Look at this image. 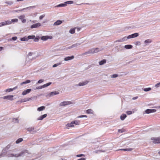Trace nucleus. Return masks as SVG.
Masks as SVG:
<instances>
[{
    "instance_id": "f257e3e1",
    "label": "nucleus",
    "mask_w": 160,
    "mask_h": 160,
    "mask_svg": "<svg viewBox=\"0 0 160 160\" xmlns=\"http://www.w3.org/2000/svg\"><path fill=\"white\" fill-rule=\"evenodd\" d=\"M139 35V34L137 33H135L134 34L129 35L128 37H124L122 38H121L122 42H124L127 40L128 39H129L132 38H135L137 37Z\"/></svg>"
},
{
    "instance_id": "f03ea898",
    "label": "nucleus",
    "mask_w": 160,
    "mask_h": 160,
    "mask_svg": "<svg viewBox=\"0 0 160 160\" xmlns=\"http://www.w3.org/2000/svg\"><path fill=\"white\" fill-rule=\"evenodd\" d=\"M74 2L72 1H68L65 2L64 3H62L58 5L55 6V7L58 8L60 7H65L67 6V4H72Z\"/></svg>"
},
{
    "instance_id": "7ed1b4c3",
    "label": "nucleus",
    "mask_w": 160,
    "mask_h": 160,
    "mask_svg": "<svg viewBox=\"0 0 160 160\" xmlns=\"http://www.w3.org/2000/svg\"><path fill=\"white\" fill-rule=\"evenodd\" d=\"M34 53L31 52H29L28 54V56L26 58L25 63V65L26 64L27 62H28L29 61V59H30L31 60H32V59L33 58H35L34 57Z\"/></svg>"
},
{
    "instance_id": "20e7f679",
    "label": "nucleus",
    "mask_w": 160,
    "mask_h": 160,
    "mask_svg": "<svg viewBox=\"0 0 160 160\" xmlns=\"http://www.w3.org/2000/svg\"><path fill=\"white\" fill-rule=\"evenodd\" d=\"M100 51L99 49L98 48H93L91 49L88 52H86L85 54H92L98 52Z\"/></svg>"
},
{
    "instance_id": "39448f33",
    "label": "nucleus",
    "mask_w": 160,
    "mask_h": 160,
    "mask_svg": "<svg viewBox=\"0 0 160 160\" xmlns=\"http://www.w3.org/2000/svg\"><path fill=\"white\" fill-rule=\"evenodd\" d=\"M152 142L155 143H160V137L158 138L152 137L151 138Z\"/></svg>"
},
{
    "instance_id": "423d86ee",
    "label": "nucleus",
    "mask_w": 160,
    "mask_h": 160,
    "mask_svg": "<svg viewBox=\"0 0 160 160\" xmlns=\"http://www.w3.org/2000/svg\"><path fill=\"white\" fill-rule=\"evenodd\" d=\"M89 82V81L88 80H85L81 82H79L78 84L77 85V86H85L88 84Z\"/></svg>"
},
{
    "instance_id": "0eeeda50",
    "label": "nucleus",
    "mask_w": 160,
    "mask_h": 160,
    "mask_svg": "<svg viewBox=\"0 0 160 160\" xmlns=\"http://www.w3.org/2000/svg\"><path fill=\"white\" fill-rule=\"evenodd\" d=\"M71 104H72V102L70 101H65L61 102L60 103L59 105L61 106H64L66 105H70Z\"/></svg>"
},
{
    "instance_id": "6e6552de",
    "label": "nucleus",
    "mask_w": 160,
    "mask_h": 160,
    "mask_svg": "<svg viewBox=\"0 0 160 160\" xmlns=\"http://www.w3.org/2000/svg\"><path fill=\"white\" fill-rule=\"evenodd\" d=\"M59 93V92L58 91L52 92L48 94L47 96L48 97H50L54 95L58 94Z\"/></svg>"
},
{
    "instance_id": "1a4fd4ad",
    "label": "nucleus",
    "mask_w": 160,
    "mask_h": 160,
    "mask_svg": "<svg viewBox=\"0 0 160 160\" xmlns=\"http://www.w3.org/2000/svg\"><path fill=\"white\" fill-rule=\"evenodd\" d=\"M13 95H9L4 96L2 97V98L4 99H7L10 101H12L13 100Z\"/></svg>"
},
{
    "instance_id": "9d476101",
    "label": "nucleus",
    "mask_w": 160,
    "mask_h": 160,
    "mask_svg": "<svg viewBox=\"0 0 160 160\" xmlns=\"http://www.w3.org/2000/svg\"><path fill=\"white\" fill-rule=\"evenodd\" d=\"M80 44V43H77L74 44H73L72 46L69 47H67V48H64L63 49H62L63 50H67L68 49H70L71 48H72L74 47H77Z\"/></svg>"
},
{
    "instance_id": "9b49d317",
    "label": "nucleus",
    "mask_w": 160,
    "mask_h": 160,
    "mask_svg": "<svg viewBox=\"0 0 160 160\" xmlns=\"http://www.w3.org/2000/svg\"><path fill=\"white\" fill-rule=\"evenodd\" d=\"M27 130L29 132L32 133H34L37 132V131L33 127H31L28 128L27 129Z\"/></svg>"
},
{
    "instance_id": "f8f14e48",
    "label": "nucleus",
    "mask_w": 160,
    "mask_h": 160,
    "mask_svg": "<svg viewBox=\"0 0 160 160\" xmlns=\"http://www.w3.org/2000/svg\"><path fill=\"white\" fill-rule=\"evenodd\" d=\"M157 110L155 109H147L145 111L146 113L149 114L151 113L155 112Z\"/></svg>"
},
{
    "instance_id": "ddd939ff",
    "label": "nucleus",
    "mask_w": 160,
    "mask_h": 160,
    "mask_svg": "<svg viewBox=\"0 0 160 160\" xmlns=\"http://www.w3.org/2000/svg\"><path fill=\"white\" fill-rule=\"evenodd\" d=\"M31 91V89H28L26 90H24L22 93V95H25L29 93Z\"/></svg>"
},
{
    "instance_id": "4468645a",
    "label": "nucleus",
    "mask_w": 160,
    "mask_h": 160,
    "mask_svg": "<svg viewBox=\"0 0 160 160\" xmlns=\"http://www.w3.org/2000/svg\"><path fill=\"white\" fill-rule=\"evenodd\" d=\"M22 21V23H25L26 22V20L25 19L24 15H21L18 17Z\"/></svg>"
},
{
    "instance_id": "2eb2a0df",
    "label": "nucleus",
    "mask_w": 160,
    "mask_h": 160,
    "mask_svg": "<svg viewBox=\"0 0 160 160\" xmlns=\"http://www.w3.org/2000/svg\"><path fill=\"white\" fill-rule=\"evenodd\" d=\"M41 26V24L40 23L38 22L31 25V28H37L39 27L40 26Z\"/></svg>"
},
{
    "instance_id": "dca6fc26",
    "label": "nucleus",
    "mask_w": 160,
    "mask_h": 160,
    "mask_svg": "<svg viewBox=\"0 0 160 160\" xmlns=\"http://www.w3.org/2000/svg\"><path fill=\"white\" fill-rule=\"evenodd\" d=\"M34 6H31V7H27V8H24L23 9H22L21 10H18V11H14V12H18V11H22L23 10H25V9H28V10H30L31 8H34Z\"/></svg>"
},
{
    "instance_id": "f3484780",
    "label": "nucleus",
    "mask_w": 160,
    "mask_h": 160,
    "mask_svg": "<svg viewBox=\"0 0 160 160\" xmlns=\"http://www.w3.org/2000/svg\"><path fill=\"white\" fill-rule=\"evenodd\" d=\"M47 116V114H45L43 115H41L37 118V120H41Z\"/></svg>"
},
{
    "instance_id": "a211bd4d",
    "label": "nucleus",
    "mask_w": 160,
    "mask_h": 160,
    "mask_svg": "<svg viewBox=\"0 0 160 160\" xmlns=\"http://www.w3.org/2000/svg\"><path fill=\"white\" fill-rule=\"evenodd\" d=\"M152 42V40L150 39L146 40L144 42V46L148 45V44Z\"/></svg>"
},
{
    "instance_id": "6ab92c4d",
    "label": "nucleus",
    "mask_w": 160,
    "mask_h": 160,
    "mask_svg": "<svg viewBox=\"0 0 160 160\" xmlns=\"http://www.w3.org/2000/svg\"><path fill=\"white\" fill-rule=\"evenodd\" d=\"M74 58V56H69L66 57L64 58V60L65 61H68V60H72Z\"/></svg>"
},
{
    "instance_id": "aec40b11",
    "label": "nucleus",
    "mask_w": 160,
    "mask_h": 160,
    "mask_svg": "<svg viewBox=\"0 0 160 160\" xmlns=\"http://www.w3.org/2000/svg\"><path fill=\"white\" fill-rule=\"evenodd\" d=\"M62 23V21L60 20H58L55 22L53 25L54 26H57L61 24Z\"/></svg>"
},
{
    "instance_id": "412c9836",
    "label": "nucleus",
    "mask_w": 160,
    "mask_h": 160,
    "mask_svg": "<svg viewBox=\"0 0 160 160\" xmlns=\"http://www.w3.org/2000/svg\"><path fill=\"white\" fill-rule=\"evenodd\" d=\"M74 126L72 122L70 123H68L66 125V128H69L70 127H73Z\"/></svg>"
},
{
    "instance_id": "4be33fe9",
    "label": "nucleus",
    "mask_w": 160,
    "mask_h": 160,
    "mask_svg": "<svg viewBox=\"0 0 160 160\" xmlns=\"http://www.w3.org/2000/svg\"><path fill=\"white\" fill-rule=\"evenodd\" d=\"M49 38V36H42L41 39L42 40L46 41L48 40Z\"/></svg>"
},
{
    "instance_id": "5701e85b",
    "label": "nucleus",
    "mask_w": 160,
    "mask_h": 160,
    "mask_svg": "<svg viewBox=\"0 0 160 160\" xmlns=\"http://www.w3.org/2000/svg\"><path fill=\"white\" fill-rule=\"evenodd\" d=\"M93 111L91 109H88L86 110V113L87 114H93Z\"/></svg>"
},
{
    "instance_id": "b1692460",
    "label": "nucleus",
    "mask_w": 160,
    "mask_h": 160,
    "mask_svg": "<svg viewBox=\"0 0 160 160\" xmlns=\"http://www.w3.org/2000/svg\"><path fill=\"white\" fill-rule=\"evenodd\" d=\"M132 46L131 45H126L124 46V48L126 49H130L132 48Z\"/></svg>"
},
{
    "instance_id": "393cba45",
    "label": "nucleus",
    "mask_w": 160,
    "mask_h": 160,
    "mask_svg": "<svg viewBox=\"0 0 160 160\" xmlns=\"http://www.w3.org/2000/svg\"><path fill=\"white\" fill-rule=\"evenodd\" d=\"M127 115L125 114H122L120 116V119L122 120H123L126 118Z\"/></svg>"
},
{
    "instance_id": "a878e982",
    "label": "nucleus",
    "mask_w": 160,
    "mask_h": 160,
    "mask_svg": "<svg viewBox=\"0 0 160 160\" xmlns=\"http://www.w3.org/2000/svg\"><path fill=\"white\" fill-rule=\"evenodd\" d=\"M106 62V60H105V59H103V60H102L100 61L99 62V64L100 65H102L103 64H104Z\"/></svg>"
},
{
    "instance_id": "bb28decb",
    "label": "nucleus",
    "mask_w": 160,
    "mask_h": 160,
    "mask_svg": "<svg viewBox=\"0 0 160 160\" xmlns=\"http://www.w3.org/2000/svg\"><path fill=\"white\" fill-rule=\"evenodd\" d=\"M45 108L44 106H41L38 108L37 110L38 111H41L44 110Z\"/></svg>"
},
{
    "instance_id": "cd10ccee",
    "label": "nucleus",
    "mask_w": 160,
    "mask_h": 160,
    "mask_svg": "<svg viewBox=\"0 0 160 160\" xmlns=\"http://www.w3.org/2000/svg\"><path fill=\"white\" fill-rule=\"evenodd\" d=\"M23 154V152H21L20 153L15 154V155L14 154H11L12 156H14L15 157H18L19 156H22Z\"/></svg>"
},
{
    "instance_id": "c85d7f7f",
    "label": "nucleus",
    "mask_w": 160,
    "mask_h": 160,
    "mask_svg": "<svg viewBox=\"0 0 160 160\" xmlns=\"http://www.w3.org/2000/svg\"><path fill=\"white\" fill-rule=\"evenodd\" d=\"M75 28H73L70 29L69 31V32L71 34H73L75 32Z\"/></svg>"
},
{
    "instance_id": "c756f323",
    "label": "nucleus",
    "mask_w": 160,
    "mask_h": 160,
    "mask_svg": "<svg viewBox=\"0 0 160 160\" xmlns=\"http://www.w3.org/2000/svg\"><path fill=\"white\" fill-rule=\"evenodd\" d=\"M16 88H8V89H6L5 90V92H10L13 91Z\"/></svg>"
},
{
    "instance_id": "7c9ffc66",
    "label": "nucleus",
    "mask_w": 160,
    "mask_h": 160,
    "mask_svg": "<svg viewBox=\"0 0 160 160\" xmlns=\"http://www.w3.org/2000/svg\"><path fill=\"white\" fill-rule=\"evenodd\" d=\"M30 82H31V81H30V80H26L25 81L21 83V85H23V84H27V83H29Z\"/></svg>"
},
{
    "instance_id": "2f4dec72",
    "label": "nucleus",
    "mask_w": 160,
    "mask_h": 160,
    "mask_svg": "<svg viewBox=\"0 0 160 160\" xmlns=\"http://www.w3.org/2000/svg\"><path fill=\"white\" fill-rule=\"evenodd\" d=\"M51 84V82H50L47 83L46 84H44L43 85H42V88H46V87L49 86Z\"/></svg>"
},
{
    "instance_id": "473e14b6",
    "label": "nucleus",
    "mask_w": 160,
    "mask_h": 160,
    "mask_svg": "<svg viewBox=\"0 0 160 160\" xmlns=\"http://www.w3.org/2000/svg\"><path fill=\"white\" fill-rule=\"evenodd\" d=\"M73 124L76 125H79L80 124V121H79L75 120L72 121Z\"/></svg>"
},
{
    "instance_id": "72a5a7b5",
    "label": "nucleus",
    "mask_w": 160,
    "mask_h": 160,
    "mask_svg": "<svg viewBox=\"0 0 160 160\" xmlns=\"http://www.w3.org/2000/svg\"><path fill=\"white\" fill-rule=\"evenodd\" d=\"M22 140L23 139L22 138H19L16 141V143L18 144L21 142Z\"/></svg>"
},
{
    "instance_id": "f704fd0d",
    "label": "nucleus",
    "mask_w": 160,
    "mask_h": 160,
    "mask_svg": "<svg viewBox=\"0 0 160 160\" xmlns=\"http://www.w3.org/2000/svg\"><path fill=\"white\" fill-rule=\"evenodd\" d=\"M118 75L117 74H114L110 75L111 78H116L118 77Z\"/></svg>"
},
{
    "instance_id": "c9c22d12",
    "label": "nucleus",
    "mask_w": 160,
    "mask_h": 160,
    "mask_svg": "<svg viewBox=\"0 0 160 160\" xmlns=\"http://www.w3.org/2000/svg\"><path fill=\"white\" fill-rule=\"evenodd\" d=\"M11 21L12 22H12H13V23L15 22H18V19H17V18L13 19L11 20Z\"/></svg>"
},
{
    "instance_id": "e433bc0d",
    "label": "nucleus",
    "mask_w": 160,
    "mask_h": 160,
    "mask_svg": "<svg viewBox=\"0 0 160 160\" xmlns=\"http://www.w3.org/2000/svg\"><path fill=\"white\" fill-rule=\"evenodd\" d=\"M151 89V88H144L143 90L145 92H148L149 91H150Z\"/></svg>"
},
{
    "instance_id": "4c0bfd02",
    "label": "nucleus",
    "mask_w": 160,
    "mask_h": 160,
    "mask_svg": "<svg viewBox=\"0 0 160 160\" xmlns=\"http://www.w3.org/2000/svg\"><path fill=\"white\" fill-rule=\"evenodd\" d=\"M61 63L60 62H59V63H58L56 64H54L53 66H52V67L53 68H55V67H56L59 65H60L61 64Z\"/></svg>"
},
{
    "instance_id": "58836bf2",
    "label": "nucleus",
    "mask_w": 160,
    "mask_h": 160,
    "mask_svg": "<svg viewBox=\"0 0 160 160\" xmlns=\"http://www.w3.org/2000/svg\"><path fill=\"white\" fill-rule=\"evenodd\" d=\"M5 22L7 25H9L12 24V22L11 21L8 20L7 21H5Z\"/></svg>"
},
{
    "instance_id": "ea45409f",
    "label": "nucleus",
    "mask_w": 160,
    "mask_h": 160,
    "mask_svg": "<svg viewBox=\"0 0 160 160\" xmlns=\"http://www.w3.org/2000/svg\"><path fill=\"white\" fill-rule=\"evenodd\" d=\"M135 44L136 46H139L141 45V43L140 41H137L135 42Z\"/></svg>"
},
{
    "instance_id": "a19ab883",
    "label": "nucleus",
    "mask_w": 160,
    "mask_h": 160,
    "mask_svg": "<svg viewBox=\"0 0 160 160\" xmlns=\"http://www.w3.org/2000/svg\"><path fill=\"white\" fill-rule=\"evenodd\" d=\"M160 86V82L157 83L155 85V87L156 88H158Z\"/></svg>"
},
{
    "instance_id": "79ce46f5",
    "label": "nucleus",
    "mask_w": 160,
    "mask_h": 160,
    "mask_svg": "<svg viewBox=\"0 0 160 160\" xmlns=\"http://www.w3.org/2000/svg\"><path fill=\"white\" fill-rule=\"evenodd\" d=\"M87 116L85 115H82L78 116L77 117V118H87Z\"/></svg>"
},
{
    "instance_id": "37998d69",
    "label": "nucleus",
    "mask_w": 160,
    "mask_h": 160,
    "mask_svg": "<svg viewBox=\"0 0 160 160\" xmlns=\"http://www.w3.org/2000/svg\"><path fill=\"white\" fill-rule=\"evenodd\" d=\"M35 36L32 35V36H28V38L29 39H32L34 38H35Z\"/></svg>"
},
{
    "instance_id": "c03bdc74",
    "label": "nucleus",
    "mask_w": 160,
    "mask_h": 160,
    "mask_svg": "<svg viewBox=\"0 0 160 160\" xmlns=\"http://www.w3.org/2000/svg\"><path fill=\"white\" fill-rule=\"evenodd\" d=\"M120 150H123L125 151H130L132 150V149L131 148H127L125 149H121Z\"/></svg>"
},
{
    "instance_id": "a18cd8bd",
    "label": "nucleus",
    "mask_w": 160,
    "mask_h": 160,
    "mask_svg": "<svg viewBox=\"0 0 160 160\" xmlns=\"http://www.w3.org/2000/svg\"><path fill=\"white\" fill-rule=\"evenodd\" d=\"M13 122H18V120L17 118H14L13 119Z\"/></svg>"
},
{
    "instance_id": "49530a36",
    "label": "nucleus",
    "mask_w": 160,
    "mask_h": 160,
    "mask_svg": "<svg viewBox=\"0 0 160 160\" xmlns=\"http://www.w3.org/2000/svg\"><path fill=\"white\" fill-rule=\"evenodd\" d=\"M44 81V80L43 79H40L39 80L38 82H37V83H41L42 82Z\"/></svg>"
},
{
    "instance_id": "de8ad7c7",
    "label": "nucleus",
    "mask_w": 160,
    "mask_h": 160,
    "mask_svg": "<svg viewBox=\"0 0 160 160\" xmlns=\"http://www.w3.org/2000/svg\"><path fill=\"white\" fill-rule=\"evenodd\" d=\"M126 113L128 115H131L132 113V112L131 111H128L126 112Z\"/></svg>"
},
{
    "instance_id": "09e8293b",
    "label": "nucleus",
    "mask_w": 160,
    "mask_h": 160,
    "mask_svg": "<svg viewBox=\"0 0 160 160\" xmlns=\"http://www.w3.org/2000/svg\"><path fill=\"white\" fill-rule=\"evenodd\" d=\"M74 28H75V30H76L77 31V32H79L81 29L80 28L75 27Z\"/></svg>"
},
{
    "instance_id": "8fccbe9b",
    "label": "nucleus",
    "mask_w": 160,
    "mask_h": 160,
    "mask_svg": "<svg viewBox=\"0 0 160 160\" xmlns=\"http://www.w3.org/2000/svg\"><path fill=\"white\" fill-rule=\"evenodd\" d=\"M45 16V14H43V15H41L40 17H39V19H40V20H41Z\"/></svg>"
},
{
    "instance_id": "3c124183",
    "label": "nucleus",
    "mask_w": 160,
    "mask_h": 160,
    "mask_svg": "<svg viewBox=\"0 0 160 160\" xmlns=\"http://www.w3.org/2000/svg\"><path fill=\"white\" fill-rule=\"evenodd\" d=\"M122 42V39L121 38H120L119 39H118L117 40H116V41H115L114 42Z\"/></svg>"
},
{
    "instance_id": "603ef678",
    "label": "nucleus",
    "mask_w": 160,
    "mask_h": 160,
    "mask_svg": "<svg viewBox=\"0 0 160 160\" xmlns=\"http://www.w3.org/2000/svg\"><path fill=\"white\" fill-rule=\"evenodd\" d=\"M17 37H13L12 39V40H13V41H15V40H17Z\"/></svg>"
},
{
    "instance_id": "864d4df0",
    "label": "nucleus",
    "mask_w": 160,
    "mask_h": 160,
    "mask_svg": "<svg viewBox=\"0 0 160 160\" xmlns=\"http://www.w3.org/2000/svg\"><path fill=\"white\" fill-rule=\"evenodd\" d=\"M2 22V26H5V25H7L5 21L4 22Z\"/></svg>"
},
{
    "instance_id": "5fc2aeb1",
    "label": "nucleus",
    "mask_w": 160,
    "mask_h": 160,
    "mask_svg": "<svg viewBox=\"0 0 160 160\" xmlns=\"http://www.w3.org/2000/svg\"><path fill=\"white\" fill-rule=\"evenodd\" d=\"M42 88V86H40V87H37L36 88V89H41L42 88Z\"/></svg>"
},
{
    "instance_id": "6e6d98bb",
    "label": "nucleus",
    "mask_w": 160,
    "mask_h": 160,
    "mask_svg": "<svg viewBox=\"0 0 160 160\" xmlns=\"http://www.w3.org/2000/svg\"><path fill=\"white\" fill-rule=\"evenodd\" d=\"M20 40L22 41H25L26 40L25 38H22L20 39Z\"/></svg>"
},
{
    "instance_id": "4d7b16f0",
    "label": "nucleus",
    "mask_w": 160,
    "mask_h": 160,
    "mask_svg": "<svg viewBox=\"0 0 160 160\" xmlns=\"http://www.w3.org/2000/svg\"><path fill=\"white\" fill-rule=\"evenodd\" d=\"M78 160H85V159L84 158H81L79 159H78Z\"/></svg>"
},
{
    "instance_id": "13d9d810",
    "label": "nucleus",
    "mask_w": 160,
    "mask_h": 160,
    "mask_svg": "<svg viewBox=\"0 0 160 160\" xmlns=\"http://www.w3.org/2000/svg\"><path fill=\"white\" fill-rule=\"evenodd\" d=\"M155 108H157L160 109V105L159 106H157V107H156Z\"/></svg>"
},
{
    "instance_id": "bf43d9fd",
    "label": "nucleus",
    "mask_w": 160,
    "mask_h": 160,
    "mask_svg": "<svg viewBox=\"0 0 160 160\" xmlns=\"http://www.w3.org/2000/svg\"><path fill=\"white\" fill-rule=\"evenodd\" d=\"M138 98V97H135L133 98L132 99L133 100L137 99Z\"/></svg>"
},
{
    "instance_id": "052dcab7",
    "label": "nucleus",
    "mask_w": 160,
    "mask_h": 160,
    "mask_svg": "<svg viewBox=\"0 0 160 160\" xmlns=\"http://www.w3.org/2000/svg\"><path fill=\"white\" fill-rule=\"evenodd\" d=\"M2 22H0V27H2Z\"/></svg>"
},
{
    "instance_id": "680f3d73",
    "label": "nucleus",
    "mask_w": 160,
    "mask_h": 160,
    "mask_svg": "<svg viewBox=\"0 0 160 160\" xmlns=\"http://www.w3.org/2000/svg\"><path fill=\"white\" fill-rule=\"evenodd\" d=\"M2 47H0V51H1L2 49Z\"/></svg>"
},
{
    "instance_id": "e2e57ef3",
    "label": "nucleus",
    "mask_w": 160,
    "mask_h": 160,
    "mask_svg": "<svg viewBox=\"0 0 160 160\" xmlns=\"http://www.w3.org/2000/svg\"><path fill=\"white\" fill-rule=\"evenodd\" d=\"M23 0H17V1L18 2H19V1H23Z\"/></svg>"
},
{
    "instance_id": "0e129e2a",
    "label": "nucleus",
    "mask_w": 160,
    "mask_h": 160,
    "mask_svg": "<svg viewBox=\"0 0 160 160\" xmlns=\"http://www.w3.org/2000/svg\"><path fill=\"white\" fill-rule=\"evenodd\" d=\"M81 155H78L77 156L78 157H80L81 156Z\"/></svg>"
},
{
    "instance_id": "69168bd1",
    "label": "nucleus",
    "mask_w": 160,
    "mask_h": 160,
    "mask_svg": "<svg viewBox=\"0 0 160 160\" xmlns=\"http://www.w3.org/2000/svg\"><path fill=\"white\" fill-rule=\"evenodd\" d=\"M159 154L160 155V152H158Z\"/></svg>"
},
{
    "instance_id": "338daca9",
    "label": "nucleus",
    "mask_w": 160,
    "mask_h": 160,
    "mask_svg": "<svg viewBox=\"0 0 160 160\" xmlns=\"http://www.w3.org/2000/svg\"><path fill=\"white\" fill-rule=\"evenodd\" d=\"M29 99H28V101H29Z\"/></svg>"
},
{
    "instance_id": "774afa93",
    "label": "nucleus",
    "mask_w": 160,
    "mask_h": 160,
    "mask_svg": "<svg viewBox=\"0 0 160 160\" xmlns=\"http://www.w3.org/2000/svg\"><path fill=\"white\" fill-rule=\"evenodd\" d=\"M25 101H22V102H24Z\"/></svg>"
}]
</instances>
